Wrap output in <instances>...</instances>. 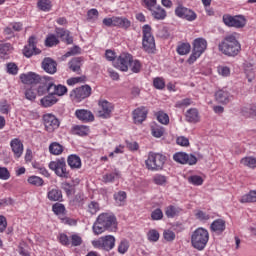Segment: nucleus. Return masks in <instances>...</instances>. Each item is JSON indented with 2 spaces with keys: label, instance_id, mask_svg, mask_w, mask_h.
<instances>
[{
  "label": "nucleus",
  "instance_id": "nucleus-43",
  "mask_svg": "<svg viewBox=\"0 0 256 256\" xmlns=\"http://www.w3.org/2000/svg\"><path fill=\"white\" fill-rule=\"evenodd\" d=\"M176 51L178 55H189L191 53V44L181 43L177 46Z\"/></svg>",
  "mask_w": 256,
  "mask_h": 256
},
{
  "label": "nucleus",
  "instance_id": "nucleus-4",
  "mask_svg": "<svg viewBox=\"0 0 256 256\" xmlns=\"http://www.w3.org/2000/svg\"><path fill=\"white\" fill-rule=\"evenodd\" d=\"M48 167L51 171H54L57 177H61L62 179H69L71 177L69 170H67V161L64 157L51 161Z\"/></svg>",
  "mask_w": 256,
  "mask_h": 256
},
{
  "label": "nucleus",
  "instance_id": "nucleus-3",
  "mask_svg": "<svg viewBox=\"0 0 256 256\" xmlns=\"http://www.w3.org/2000/svg\"><path fill=\"white\" fill-rule=\"evenodd\" d=\"M167 161V157L161 153L150 152L145 165L149 171H161Z\"/></svg>",
  "mask_w": 256,
  "mask_h": 256
},
{
  "label": "nucleus",
  "instance_id": "nucleus-26",
  "mask_svg": "<svg viewBox=\"0 0 256 256\" xmlns=\"http://www.w3.org/2000/svg\"><path fill=\"white\" fill-rule=\"evenodd\" d=\"M83 65V57H74L68 62V67L73 73H81V66Z\"/></svg>",
  "mask_w": 256,
  "mask_h": 256
},
{
  "label": "nucleus",
  "instance_id": "nucleus-28",
  "mask_svg": "<svg viewBox=\"0 0 256 256\" xmlns=\"http://www.w3.org/2000/svg\"><path fill=\"white\" fill-rule=\"evenodd\" d=\"M57 101H58L57 96L53 94V91H51L50 93H48L47 96L43 97L40 100V103L43 107H53V105H55Z\"/></svg>",
  "mask_w": 256,
  "mask_h": 256
},
{
  "label": "nucleus",
  "instance_id": "nucleus-8",
  "mask_svg": "<svg viewBox=\"0 0 256 256\" xmlns=\"http://www.w3.org/2000/svg\"><path fill=\"white\" fill-rule=\"evenodd\" d=\"M225 41V55H228V57H235L236 55H239V51H241V44L237 41V33L228 34Z\"/></svg>",
  "mask_w": 256,
  "mask_h": 256
},
{
  "label": "nucleus",
  "instance_id": "nucleus-18",
  "mask_svg": "<svg viewBox=\"0 0 256 256\" xmlns=\"http://www.w3.org/2000/svg\"><path fill=\"white\" fill-rule=\"evenodd\" d=\"M10 147L15 159H21V156L23 155V151H24V146H23V142H21V139L19 138L12 139L10 141Z\"/></svg>",
  "mask_w": 256,
  "mask_h": 256
},
{
  "label": "nucleus",
  "instance_id": "nucleus-29",
  "mask_svg": "<svg viewBox=\"0 0 256 256\" xmlns=\"http://www.w3.org/2000/svg\"><path fill=\"white\" fill-rule=\"evenodd\" d=\"M187 123H199V110L190 108L185 114Z\"/></svg>",
  "mask_w": 256,
  "mask_h": 256
},
{
  "label": "nucleus",
  "instance_id": "nucleus-54",
  "mask_svg": "<svg viewBox=\"0 0 256 256\" xmlns=\"http://www.w3.org/2000/svg\"><path fill=\"white\" fill-rule=\"evenodd\" d=\"M159 237V231L155 229L149 230V232L147 233V239L152 243H157V241H159Z\"/></svg>",
  "mask_w": 256,
  "mask_h": 256
},
{
  "label": "nucleus",
  "instance_id": "nucleus-39",
  "mask_svg": "<svg viewBox=\"0 0 256 256\" xmlns=\"http://www.w3.org/2000/svg\"><path fill=\"white\" fill-rule=\"evenodd\" d=\"M64 149L65 148L63 147V145H61L59 142H52L49 145V152L51 153V155H61Z\"/></svg>",
  "mask_w": 256,
  "mask_h": 256
},
{
  "label": "nucleus",
  "instance_id": "nucleus-33",
  "mask_svg": "<svg viewBox=\"0 0 256 256\" xmlns=\"http://www.w3.org/2000/svg\"><path fill=\"white\" fill-rule=\"evenodd\" d=\"M114 27H119V29H124L127 31L131 27V21L125 17L115 16Z\"/></svg>",
  "mask_w": 256,
  "mask_h": 256
},
{
  "label": "nucleus",
  "instance_id": "nucleus-19",
  "mask_svg": "<svg viewBox=\"0 0 256 256\" xmlns=\"http://www.w3.org/2000/svg\"><path fill=\"white\" fill-rule=\"evenodd\" d=\"M75 115L79 121H82V123H91L95 121V116L93 115V112L86 109H77L75 111Z\"/></svg>",
  "mask_w": 256,
  "mask_h": 256
},
{
  "label": "nucleus",
  "instance_id": "nucleus-11",
  "mask_svg": "<svg viewBox=\"0 0 256 256\" xmlns=\"http://www.w3.org/2000/svg\"><path fill=\"white\" fill-rule=\"evenodd\" d=\"M98 116L101 119H111V115H113V111H115V105L105 99H100L98 101Z\"/></svg>",
  "mask_w": 256,
  "mask_h": 256
},
{
  "label": "nucleus",
  "instance_id": "nucleus-21",
  "mask_svg": "<svg viewBox=\"0 0 256 256\" xmlns=\"http://www.w3.org/2000/svg\"><path fill=\"white\" fill-rule=\"evenodd\" d=\"M147 108L145 106H141L139 108H136L133 111V120L136 125H141L145 119H147Z\"/></svg>",
  "mask_w": 256,
  "mask_h": 256
},
{
  "label": "nucleus",
  "instance_id": "nucleus-7",
  "mask_svg": "<svg viewBox=\"0 0 256 256\" xmlns=\"http://www.w3.org/2000/svg\"><path fill=\"white\" fill-rule=\"evenodd\" d=\"M142 47L146 53H155V38L151 33V26L145 24L142 28Z\"/></svg>",
  "mask_w": 256,
  "mask_h": 256
},
{
  "label": "nucleus",
  "instance_id": "nucleus-12",
  "mask_svg": "<svg viewBox=\"0 0 256 256\" xmlns=\"http://www.w3.org/2000/svg\"><path fill=\"white\" fill-rule=\"evenodd\" d=\"M37 43H39V39L36 36H30L28 38V44H26L23 48V55L30 59L33 55H40L41 50L37 48Z\"/></svg>",
  "mask_w": 256,
  "mask_h": 256
},
{
  "label": "nucleus",
  "instance_id": "nucleus-48",
  "mask_svg": "<svg viewBox=\"0 0 256 256\" xmlns=\"http://www.w3.org/2000/svg\"><path fill=\"white\" fill-rule=\"evenodd\" d=\"M46 47H55L59 45V38L55 34H49L45 40Z\"/></svg>",
  "mask_w": 256,
  "mask_h": 256
},
{
  "label": "nucleus",
  "instance_id": "nucleus-42",
  "mask_svg": "<svg viewBox=\"0 0 256 256\" xmlns=\"http://www.w3.org/2000/svg\"><path fill=\"white\" fill-rule=\"evenodd\" d=\"M37 7L40 11L49 12L53 7L51 0H38Z\"/></svg>",
  "mask_w": 256,
  "mask_h": 256
},
{
  "label": "nucleus",
  "instance_id": "nucleus-59",
  "mask_svg": "<svg viewBox=\"0 0 256 256\" xmlns=\"http://www.w3.org/2000/svg\"><path fill=\"white\" fill-rule=\"evenodd\" d=\"M191 103H193V101L191 100V98H185L182 99L180 101H177L175 103V107L177 109H183V107H189V105H191Z\"/></svg>",
  "mask_w": 256,
  "mask_h": 256
},
{
  "label": "nucleus",
  "instance_id": "nucleus-56",
  "mask_svg": "<svg viewBox=\"0 0 256 256\" xmlns=\"http://www.w3.org/2000/svg\"><path fill=\"white\" fill-rule=\"evenodd\" d=\"M82 244L83 238H81V236H79L78 234H73L70 237V245H72V247H79Z\"/></svg>",
  "mask_w": 256,
  "mask_h": 256
},
{
  "label": "nucleus",
  "instance_id": "nucleus-57",
  "mask_svg": "<svg viewBox=\"0 0 256 256\" xmlns=\"http://www.w3.org/2000/svg\"><path fill=\"white\" fill-rule=\"evenodd\" d=\"M153 85L155 89H158L159 91H163V89H165V79L161 77H156L153 80Z\"/></svg>",
  "mask_w": 256,
  "mask_h": 256
},
{
  "label": "nucleus",
  "instance_id": "nucleus-9",
  "mask_svg": "<svg viewBox=\"0 0 256 256\" xmlns=\"http://www.w3.org/2000/svg\"><path fill=\"white\" fill-rule=\"evenodd\" d=\"M131 61H133V55L127 52H123L114 60L113 67L119 71L127 73V71H129V65H131Z\"/></svg>",
  "mask_w": 256,
  "mask_h": 256
},
{
  "label": "nucleus",
  "instance_id": "nucleus-64",
  "mask_svg": "<svg viewBox=\"0 0 256 256\" xmlns=\"http://www.w3.org/2000/svg\"><path fill=\"white\" fill-rule=\"evenodd\" d=\"M163 237L165 241H168L169 243H171L172 241H175V232L171 230H165L163 232Z\"/></svg>",
  "mask_w": 256,
  "mask_h": 256
},
{
  "label": "nucleus",
  "instance_id": "nucleus-40",
  "mask_svg": "<svg viewBox=\"0 0 256 256\" xmlns=\"http://www.w3.org/2000/svg\"><path fill=\"white\" fill-rule=\"evenodd\" d=\"M129 247H131V244L129 243V240L122 239L118 243L117 251L120 255H125V253H127V251H129Z\"/></svg>",
  "mask_w": 256,
  "mask_h": 256
},
{
  "label": "nucleus",
  "instance_id": "nucleus-49",
  "mask_svg": "<svg viewBox=\"0 0 256 256\" xmlns=\"http://www.w3.org/2000/svg\"><path fill=\"white\" fill-rule=\"evenodd\" d=\"M52 211L54 215H65V205L59 202H56L52 205Z\"/></svg>",
  "mask_w": 256,
  "mask_h": 256
},
{
  "label": "nucleus",
  "instance_id": "nucleus-1",
  "mask_svg": "<svg viewBox=\"0 0 256 256\" xmlns=\"http://www.w3.org/2000/svg\"><path fill=\"white\" fill-rule=\"evenodd\" d=\"M92 229L94 235H101L105 231L115 233L117 231V217L111 212L101 213L94 222Z\"/></svg>",
  "mask_w": 256,
  "mask_h": 256
},
{
  "label": "nucleus",
  "instance_id": "nucleus-2",
  "mask_svg": "<svg viewBox=\"0 0 256 256\" xmlns=\"http://www.w3.org/2000/svg\"><path fill=\"white\" fill-rule=\"evenodd\" d=\"M209 243V231L205 228H197L191 235V245L197 251H203Z\"/></svg>",
  "mask_w": 256,
  "mask_h": 256
},
{
  "label": "nucleus",
  "instance_id": "nucleus-20",
  "mask_svg": "<svg viewBox=\"0 0 256 256\" xmlns=\"http://www.w3.org/2000/svg\"><path fill=\"white\" fill-rule=\"evenodd\" d=\"M42 69L49 75H55L57 73V61L53 60V58L46 57L42 61Z\"/></svg>",
  "mask_w": 256,
  "mask_h": 256
},
{
  "label": "nucleus",
  "instance_id": "nucleus-47",
  "mask_svg": "<svg viewBox=\"0 0 256 256\" xmlns=\"http://www.w3.org/2000/svg\"><path fill=\"white\" fill-rule=\"evenodd\" d=\"M143 65L141 64V61L137 59H133L132 56V61L130 62L129 69L132 71V73H141V68Z\"/></svg>",
  "mask_w": 256,
  "mask_h": 256
},
{
  "label": "nucleus",
  "instance_id": "nucleus-10",
  "mask_svg": "<svg viewBox=\"0 0 256 256\" xmlns=\"http://www.w3.org/2000/svg\"><path fill=\"white\" fill-rule=\"evenodd\" d=\"M91 91V86L86 84L76 89H73L70 92V97L72 101H76V103H81V101L87 99V97H91Z\"/></svg>",
  "mask_w": 256,
  "mask_h": 256
},
{
  "label": "nucleus",
  "instance_id": "nucleus-46",
  "mask_svg": "<svg viewBox=\"0 0 256 256\" xmlns=\"http://www.w3.org/2000/svg\"><path fill=\"white\" fill-rule=\"evenodd\" d=\"M241 165L244 167H249L250 169H255L256 167V158L253 157H244L240 161Z\"/></svg>",
  "mask_w": 256,
  "mask_h": 256
},
{
  "label": "nucleus",
  "instance_id": "nucleus-24",
  "mask_svg": "<svg viewBox=\"0 0 256 256\" xmlns=\"http://www.w3.org/2000/svg\"><path fill=\"white\" fill-rule=\"evenodd\" d=\"M47 199L52 202L61 203L63 201V192L59 188H52L47 192Z\"/></svg>",
  "mask_w": 256,
  "mask_h": 256
},
{
  "label": "nucleus",
  "instance_id": "nucleus-14",
  "mask_svg": "<svg viewBox=\"0 0 256 256\" xmlns=\"http://www.w3.org/2000/svg\"><path fill=\"white\" fill-rule=\"evenodd\" d=\"M225 25H227V27H235L236 29H243V27L247 25V19H245V16L243 15H238V16L226 15Z\"/></svg>",
  "mask_w": 256,
  "mask_h": 256
},
{
  "label": "nucleus",
  "instance_id": "nucleus-6",
  "mask_svg": "<svg viewBox=\"0 0 256 256\" xmlns=\"http://www.w3.org/2000/svg\"><path fill=\"white\" fill-rule=\"evenodd\" d=\"M117 239L113 235H106L92 241V246L94 249H99L100 251H113L115 249V243Z\"/></svg>",
  "mask_w": 256,
  "mask_h": 256
},
{
  "label": "nucleus",
  "instance_id": "nucleus-51",
  "mask_svg": "<svg viewBox=\"0 0 256 256\" xmlns=\"http://www.w3.org/2000/svg\"><path fill=\"white\" fill-rule=\"evenodd\" d=\"M61 188L65 191L67 197L75 193V186L68 182H63Z\"/></svg>",
  "mask_w": 256,
  "mask_h": 256
},
{
  "label": "nucleus",
  "instance_id": "nucleus-27",
  "mask_svg": "<svg viewBox=\"0 0 256 256\" xmlns=\"http://www.w3.org/2000/svg\"><path fill=\"white\" fill-rule=\"evenodd\" d=\"M89 133H90V129L88 126H85V125H74L71 128V134L78 135V137H87Z\"/></svg>",
  "mask_w": 256,
  "mask_h": 256
},
{
  "label": "nucleus",
  "instance_id": "nucleus-58",
  "mask_svg": "<svg viewBox=\"0 0 256 256\" xmlns=\"http://www.w3.org/2000/svg\"><path fill=\"white\" fill-rule=\"evenodd\" d=\"M84 199L85 197L83 196V193H78L73 198L72 203L75 207H83Z\"/></svg>",
  "mask_w": 256,
  "mask_h": 256
},
{
  "label": "nucleus",
  "instance_id": "nucleus-31",
  "mask_svg": "<svg viewBox=\"0 0 256 256\" xmlns=\"http://www.w3.org/2000/svg\"><path fill=\"white\" fill-rule=\"evenodd\" d=\"M150 11H151L152 17H154V19H157V21H163V19L167 17V11H165V9H163V7L161 6H155Z\"/></svg>",
  "mask_w": 256,
  "mask_h": 256
},
{
  "label": "nucleus",
  "instance_id": "nucleus-30",
  "mask_svg": "<svg viewBox=\"0 0 256 256\" xmlns=\"http://www.w3.org/2000/svg\"><path fill=\"white\" fill-rule=\"evenodd\" d=\"M67 164L70 166V169H81V157L77 156V154L69 155Z\"/></svg>",
  "mask_w": 256,
  "mask_h": 256
},
{
  "label": "nucleus",
  "instance_id": "nucleus-34",
  "mask_svg": "<svg viewBox=\"0 0 256 256\" xmlns=\"http://www.w3.org/2000/svg\"><path fill=\"white\" fill-rule=\"evenodd\" d=\"M51 91L52 94L57 95L58 97H63V95H65V93H67V87L65 85H55V83H53V81H51Z\"/></svg>",
  "mask_w": 256,
  "mask_h": 256
},
{
  "label": "nucleus",
  "instance_id": "nucleus-61",
  "mask_svg": "<svg viewBox=\"0 0 256 256\" xmlns=\"http://www.w3.org/2000/svg\"><path fill=\"white\" fill-rule=\"evenodd\" d=\"M152 221H161L163 219V210L161 208H157L151 213Z\"/></svg>",
  "mask_w": 256,
  "mask_h": 256
},
{
  "label": "nucleus",
  "instance_id": "nucleus-62",
  "mask_svg": "<svg viewBox=\"0 0 256 256\" xmlns=\"http://www.w3.org/2000/svg\"><path fill=\"white\" fill-rule=\"evenodd\" d=\"M74 55H81V47L73 46L65 53L64 57H73Z\"/></svg>",
  "mask_w": 256,
  "mask_h": 256
},
{
  "label": "nucleus",
  "instance_id": "nucleus-32",
  "mask_svg": "<svg viewBox=\"0 0 256 256\" xmlns=\"http://www.w3.org/2000/svg\"><path fill=\"white\" fill-rule=\"evenodd\" d=\"M181 211H183V209H181L180 207L175 205H169L166 207L165 215L166 217H168V219H173L175 217H178V215H181Z\"/></svg>",
  "mask_w": 256,
  "mask_h": 256
},
{
  "label": "nucleus",
  "instance_id": "nucleus-25",
  "mask_svg": "<svg viewBox=\"0 0 256 256\" xmlns=\"http://www.w3.org/2000/svg\"><path fill=\"white\" fill-rule=\"evenodd\" d=\"M56 35L57 38L61 39V41H64V43H67V45H72L73 36H71L68 30L63 28H56Z\"/></svg>",
  "mask_w": 256,
  "mask_h": 256
},
{
  "label": "nucleus",
  "instance_id": "nucleus-35",
  "mask_svg": "<svg viewBox=\"0 0 256 256\" xmlns=\"http://www.w3.org/2000/svg\"><path fill=\"white\" fill-rule=\"evenodd\" d=\"M13 51V46L11 43H4L0 45V57L1 59H8L9 55Z\"/></svg>",
  "mask_w": 256,
  "mask_h": 256
},
{
  "label": "nucleus",
  "instance_id": "nucleus-36",
  "mask_svg": "<svg viewBox=\"0 0 256 256\" xmlns=\"http://www.w3.org/2000/svg\"><path fill=\"white\" fill-rule=\"evenodd\" d=\"M46 83L38 87V95L43 96L45 93H51V77H44Z\"/></svg>",
  "mask_w": 256,
  "mask_h": 256
},
{
  "label": "nucleus",
  "instance_id": "nucleus-60",
  "mask_svg": "<svg viewBox=\"0 0 256 256\" xmlns=\"http://www.w3.org/2000/svg\"><path fill=\"white\" fill-rule=\"evenodd\" d=\"M157 120H158L159 123H161L162 125H169V115H167V113L158 112V113H157Z\"/></svg>",
  "mask_w": 256,
  "mask_h": 256
},
{
  "label": "nucleus",
  "instance_id": "nucleus-37",
  "mask_svg": "<svg viewBox=\"0 0 256 256\" xmlns=\"http://www.w3.org/2000/svg\"><path fill=\"white\" fill-rule=\"evenodd\" d=\"M114 201L118 207H123L127 201V192L119 191L114 194Z\"/></svg>",
  "mask_w": 256,
  "mask_h": 256
},
{
  "label": "nucleus",
  "instance_id": "nucleus-13",
  "mask_svg": "<svg viewBox=\"0 0 256 256\" xmlns=\"http://www.w3.org/2000/svg\"><path fill=\"white\" fill-rule=\"evenodd\" d=\"M175 15L179 17V19H185L186 21H195V19H197V13H195V11L181 4L175 8Z\"/></svg>",
  "mask_w": 256,
  "mask_h": 256
},
{
  "label": "nucleus",
  "instance_id": "nucleus-16",
  "mask_svg": "<svg viewBox=\"0 0 256 256\" xmlns=\"http://www.w3.org/2000/svg\"><path fill=\"white\" fill-rule=\"evenodd\" d=\"M43 121L44 127L48 133H53V131L59 129V125H61L59 119L53 114H45Z\"/></svg>",
  "mask_w": 256,
  "mask_h": 256
},
{
  "label": "nucleus",
  "instance_id": "nucleus-50",
  "mask_svg": "<svg viewBox=\"0 0 256 256\" xmlns=\"http://www.w3.org/2000/svg\"><path fill=\"white\" fill-rule=\"evenodd\" d=\"M153 183H155V185H160L161 187H163L167 185V176L162 174H155L153 176Z\"/></svg>",
  "mask_w": 256,
  "mask_h": 256
},
{
  "label": "nucleus",
  "instance_id": "nucleus-15",
  "mask_svg": "<svg viewBox=\"0 0 256 256\" xmlns=\"http://www.w3.org/2000/svg\"><path fill=\"white\" fill-rule=\"evenodd\" d=\"M173 160L176 163H180L181 165H196L197 164V157L193 154H187L185 152H176L173 155Z\"/></svg>",
  "mask_w": 256,
  "mask_h": 256
},
{
  "label": "nucleus",
  "instance_id": "nucleus-53",
  "mask_svg": "<svg viewBox=\"0 0 256 256\" xmlns=\"http://www.w3.org/2000/svg\"><path fill=\"white\" fill-rule=\"evenodd\" d=\"M101 209V207L99 206V204L96 201H91L88 204V213H90V215H97L98 211Z\"/></svg>",
  "mask_w": 256,
  "mask_h": 256
},
{
  "label": "nucleus",
  "instance_id": "nucleus-44",
  "mask_svg": "<svg viewBox=\"0 0 256 256\" xmlns=\"http://www.w3.org/2000/svg\"><path fill=\"white\" fill-rule=\"evenodd\" d=\"M29 185H33L34 187H43L45 181H43V178L39 176H29L27 179Z\"/></svg>",
  "mask_w": 256,
  "mask_h": 256
},
{
  "label": "nucleus",
  "instance_id": "nucleus-23",
  "mask_svg": "<svg viewBox=\"0 0 256 256\" xmlns=\"http://www.w3.org/2000/svg\"><path fill=\"white\" fill-rule=\"evenodd\" d=\"M117 179H121V171L114 168L111 172H107L102 176L103 183H115Z\"/></svg>",
  "mask_w": 256,
  "mask_h": 256
},
{
  "label": "nucleus",
  "instance_id": "nucleus-55",
  "mask_svg": "<svg viewBox=\"0 0 256 256\" xmlns=\"http://www.w3.org/2000/svg\"><path fill=\"white\" fill-rule=\"evenodd\" d=\"M188 183L191 185H195L196 187H199L203 183V177L199 175H192L188 177Z\"/></svg>",
  "mask_w": 256,
  "mask_h": 256
},
{
  "label": "nucleus",
  "instance_id": "nucleus-52",
  "mask_svg": "<svg viewBox=\"0 0 256 256\" xmlns=\"http://www.w3.org/2000/svg\"><path fill=\"white\" fill-rule=\"evenodd\" d=\"M195 217L196 219H198V221H202L203 223L211 219V215H209L207 212H204L202 210H197L195 213Z\"/></svg>",
  "mask_w": 256,
  "mask_h": 256
},
{
  "label": "nucleus",
  "instance_id": "nucleus-17",
  "mask_svg": "<svg viewBox=\"0 0 256 256\" xmlns=\"http://www.w3.org/2000/svg\"><path fill=\"white\" fill-rule=\"evenodd\" d=\"M20 80L24 85H37V83H41V76L35 72H28L21 74Z\"/></svg>",
  "mask_w": 256,
  "mask_h": 256
},
{
  "label": "nucleus",
  "instance_id": "nucleus-22",
  "mask_svg": "<svg viewBox=\"0 0 256 256\" xmlns=\"http://www.w3.org/2000/svg\"><path fill=\"white\" fill-rule=\"evenodd\" d=\"M210 231L215 235H223V231H225V220H214L210 225Z\"/></svg>",
  "mask_w": 256,
  "mask_h": 256
},
{
  "label": "nucleus",
  "instance_id": "nucleus-5",
  "mask_svg": "<svg viewBox=\"0 0 256 256\" xmlns=\"http://www.w3.org/2000/svg\"><path fill=\"white\" fill-rule=\"evenodd\" d=\"M206 50L207 40H205V38H196L193 41L192 53L187 60L189 65H193V63H195V61H197V59H199V57H201V55L204 54Z\"/></svg>",
  "mask_w": 256,
  "mask_h": 256
},
{
  "label": "nucleus",
  "instance_id": "nucleus-63",
  "mask_svg": "<svg viewBox=\"0 0 256 256\" xmlns=\"http://www.w3.org/2000/svg\"><path fill=\"white\" fill-rule=\"evenodd\" d=\"M7 73L9 75H17L19 73V67L15 63H8L7 64Z\"/></svg>",
  "mask_w": 256,
  "mask_h": 256
},
{
  "label": "nucleus",
  "instance_id": "nucleus-41",
  "mask_svg": "<svg viewBox=\"0 0 256 256\" xmlns=\"http://www.w3.org/2000/svg\"><path fill=\"white\" fill-rule=\"evenodd\" d=\"M151 132L153 137H156V139H160V137L165 134V128L154 123L151 125Z\"/></svg>",
  "mask_w": 256,
  "mask_h": 256
},
{
  "label": "nucleus",
  "instance_id": "nucleus-38",
  "mask_svg": "<svg viewBox=\"0 0 256 256\" xmlns=\"http://www.w3.org/2000/svg\"><path fill=\"white\" fill-rule=\"evenodd\" d=\"M244 71H245L246 78L248 79V83H253V80L255 79L253 64L249 62L244 63Z\"/></svg>",
  "mask_w": 256,
  "mask_h": 256
},
{
  "label": "nucleus",
  "instance_id": "nucleus-45",
  "mask_svg": "<svg viewBox=\"0 0 256 256\" xmlns=\"http://www.w3.org/2000/svg\"><path fill=\"white\" fill-rule=\"evenodd\" d=\"M241 203H256V190L250 191L240 199Z\"/></svg>",
  "mask_w": 256,
  "mask_h": 256
}]
</instances>
